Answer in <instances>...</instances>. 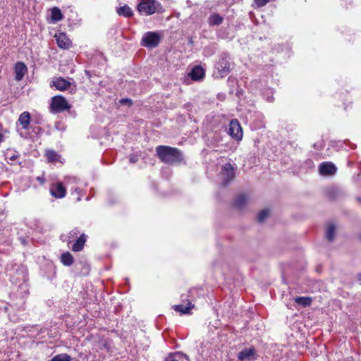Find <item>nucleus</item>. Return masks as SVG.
Returning a JSON list of instances; mask_svg holds the SVG:
<instances>
[{"mask_svg": "<svg viewBox=\"0 0 361 361\" xmlns=\"http://www.w3.org/2000/svg\"><path fill=\"white\" fill-rule=\"evenodd\" d=\"M4 135L3 133H0V144L4 141Z\"/></svg>", "mask_w": 361, "mask_h": 361, "instance_id": "nucleus-32", "label": "nucleus"}, {"mask_svg": "<svg viewBox=\"0 0 361 361\" xmlns=\"http://www.w3.org/2000/svg\"><path fill=\"white\" fill-rule=\"evenodd\" d=\"M18 122L20 123L23 129H27L30 122V114L27 111L22 113L18 118Z\"/></svg>", "mask_w": 361, "mask_h": 361, "instance_id": "nucleus-17", "label": "nucleus"}, {"mask_svg": "<svg viewBox=\"0 0 361 361\" xmlns=\"http://www.w3.org/2000/svg\"><path fill=\"white\" fill-rule=\"evenodd\" d=\"M72 233H73L74 235L77 234V231H72Z\"/></svg>", "mask_w": 361, "mask_h": 361, "instance_id": "nucleus-37", "label": "nucleus"}, {"mask_svg": "<svg viewBox=\"0 0 361 361\" xmlns=\"http://www.w3.org/2000/svg\"><path fill=\"white\" fill-rule=\"evenodd\" d=\"M164 361H189V358L181 353H175L169 354Z\"/></svg>", "mask_w": 361, "mask_h": 361, "instance_id": "nucleus-16", "label": "nucleus"}, {"mask_svg": "<svg viewBox=\"0 0 361 361\" xmlns=\"http://www.w3.org/2000/svg\"><path fill=\"white\" fill-rule=\"evenodd\" d=\"M256 350L254 348H245L238 354V359L240 361H250L255 359Z\"/></svg>", "mask_w": 361, "mask_h": 361, "instance_id": "nucleus-9", "label": "nucleus"}, {"mask_svg": "<svg viewBox=\"0 0 361 361\" xmlns=\"http://www.w3.org/2000/svg\"><path fill=\"white\" fill-rule=\"evenodd\" d=\"M160 35L154 32H148L144 35L142 39V44L148 48H154L160 42Z\"/></svg>", "mask_w": 361, "mask_h": 361, "instance_id": "nucleus-4", "label": "nucleus"}, {"mask_svg": "<svg viewBox=\"0 0 361 361\" xmlns=\"http://www.w3.org/2000/svg\"><path fill=\"white\" fill-rule=\"evenodd\" d=\"M51 18L54 21L61 20L63 18V15L59 8L54 7L51 10Z\"/></svg>", "mask_w": 361, "mask_h": 361, "instance_id": "nucleus-25", "label": "nucleus"}, {"mask_svg": "<svg viewBox=\"0 0 361 361\" xmlns=\"http://www.w3.org/2000/svg\"><path fill=\"white\" fill-rule=\"evenodd\" d=\"M86 241V235L85 234L80 235L77 241L73 244L72 250L74 252H78L82 250L85 243Z\"/></svg>", "mask_w": 361, "mask_h": 361, "instance_id": "nucleus-18", "label": "nucleus"}, {"mask_svg": "<svg viewBox=\"0 0 361 361\" xmlns=\"http://www.w3.org/2000/svg\"><path fill=\"white\" fill-rule=\"evenodd\" d=\"M357 200L358 202H361V198L360 197H357Z\"/></svg>", "mask_w": 361, "mask_h": 361, "instance_id": "nucleus-36", "label": "nucleus"}, {"mask_svg": "<svg viewBox=\"0 0 361 361\" xmlns=\"http://www.w3.org/2000/svg\"><path fill=\"white\" fill-rule=\"evenodd\" d=\"M269 215V209H263L257 215V221L259 223H262Z\"/></svg>", "mask_w": 361, "mask_h": 361, "instance_id": "nucleus-26", "label": "nucleus"}, {"mask_svg": "<svg viewBox=\"0 0 361 361\" xmlns=\"http://www.w3.org/2000/svg\"><path fill=\"white\" fill-rule=\"evenodd\" d=\"M335 233H336V226L333 224H328L326 229V239L331 242L335 238Z\"/></svg>", "mask_w": 361, "mask_h": 361, "instance_id": "nucleus-20", "label": "nucleus"}, {"mask_svg": "<svg viewBox=\"0 0 361 361\" xmlns=\"http://www.w3.org/2000/svg\"><path fill=\"white\" fill-rule=\"evenodd\" d=\"M50 107L53 113H59L69 109L71 105L64 97L55 96L51 98Z\"/></svg>", "mask_w": 361, "mask_h": 361, "instance_id": "nucleus-2", "label": "nucleus"}, {"mask_svg": "<svg viewBox=\"0 0 361 361\" xmlns=\"http://www.w3.org/2000/svg\"><path fill=\"white\" fill-rule=\"evenodd\" d=\"M160 4L156 0H142L137 6V9L146 15L154 13Z\"/></svg>", "mask_w": 361, "mask_h": 361, "instance_id": "nucleus-3", "label": "nucleus"}, {"mask_svg": "<svg viewBox=\"0 0 361 361\" xmlns=\"http://www.w3.org/2000/svg\"><path fill=\"white\" fill-rule=\"evenodd\" d=\"M189 75L194 80H201L204 75V69L200 66H196L192 69Z\"/></svg>", "mask_w": 361, "mask_h": 361, "instance_id": "nucleus-13", "label": "nucleus"}, {"mask_svg": "<svg viewBox=\"0 0 361 361\" xmlns=\"http://www.w3.org/2000/svg\"><path fill=\"white\" fill-rule=\"evenodd\" d=\"M27 68L26 66L22 62H18L15 66V79L20 81L24 77Z\"/></svg>", "mask_w": 361, "mask_h": 361, "instance_id": "nucleus-12", "label": "nucleus"}, {"mask_svg": "<svg viewBox=\"0 0 361 361\" xmlns=\"http://www.w3.org/2000/svg\"><path fill=\"white\" fill-rule=\"evenodd\" d=\"M223 21V18L219 15H214L210 18V23L213 25H220Z\"/></svg>", "mask_w": 361, "mask_h": 361, "instance_id": "nucleus-28", "label": "nucleus"}, {"mask_svg": "<svg viewBox=\"0 0 361 361\" xmlns=\"http://www.w3.org/2000/svg\"><path fill=\"white\" fill-rule=\"evenodd\" d=\"M357 280H358V281H360V283H361V272H360V273H359V274H357Z\"/></svg>", "mask_w": 361, "mask_h": 361, "instance_id": "nucleus-34", "label": "nucleus"}, {"mask_svg": "<svg viewBox=\"0 0 361 361\" xmlns=\"http://www.w3.org/2000/svg\"><path fill=\"white\" fill-rule=\"evenodd\" d=\"M17 157H18V156H16V155H13V156H11V157L9 158V159H10V160H16V159H17Z\"/></svg>", "mask_w": 361, "mask_h": 361, "instance_id": "nucleus-33", "label": "nucleus"}, {"mask_svg": "<svg viewBox=\"0 0 361 361\" xmlns=\"http://www.w3.org/2000/svg\"><path fill=\"white\" fill-rule=\"evenodd\" d=\"M71 357L67 354H59L55 355L51 361H71Z\"/></svg>", "mask_w": 361, "mask_h": 361, "instance_id": "nucleus-27", "label": "nucleus"}, {"mask_svg": "<svg viewBox=\"0 0 361 361\" xmlns=\"http://www.w3.org/2000/svg\"><path fill=\"white\" fill-rule=\"evenodd\" d=\"M270 0H255V2L259 7L265 6Z\"/></svg>", "mask_w": 361, "mask_h": 361, "instance_id": "nucleus-30", "label": "nucleus"}, {"mask_svg": "<svg viewBox=\"0 0 361 361\" xmlns=\"http://www.w3.org/2000/svg\"><path fill=\"white\" fill-rule=\"evenodd\" d=\"M46 157L49 162H56L59 161L60 155L54 150H48L46 152Z\"/></svg>", "mask_w": 361, "mask_h": 361, "instance_id": "nucleus-24", "label": "nucleus"}, {"mask_svg": "<svg viewBox=\"0 0 361 361\" xmlns=\"http://www.w3.org/2000/svg\"><path fill=\"white\" fill-rule=\"evenodd\" d=\"M51 194L56 198H62L66 196V190L62 183L53 184L50 188Z\"/></svg>", "mask_w": 361, "mask_h": 361, "instance_id": "nucleus-10", "label": "nucleus"}, {"mask_svg": "<svg viewBox=\"0 0 361 361\" xmlns=\"http://www.w3.org/2000/svg\"><path fill=\"white\" fill-rule=\"evenodd\" d=\"M53 85L59 90L63 91L67 90L70 85V82L67 81L63 78H58L56 80L53 81Z\"/></svg>", "mask_w": 361, "mask_h": 361, "instance_id": "nucleus-15", "label": "nucleus"}, {"mask_svg": "<svg viewBox=\"0 0 361 361\" xmlns=\"http://www.w3.org/2000/svg\"><path fill=\"white\" fill-rule=\"evenodd\" d=\"M173 307L176 311L180 312L182 314H189L190 310L194 307V305L188 301L187 307L183 305H175Z\"/></svg>", "mask_w": 361, "mask_h": 361, "instance_id": "nucleus-21", "label": "nucleus"}, {"mask_svg": "<svg viewBox=\"0 0 361 361\" xmlns=\"http://www.w3.org/2000/svg\"><path fill=\"white\" fill-rule=\"evenodd\" d=\"M294 301L298 305L305 307L311 305L312 299L310 297H296L294 298Z\"/></svg>", "mask_w": 361, "mask_h": 361, "instance_id": "nucleus-19", "label": "nucleus"}, {"mask_svg": "<svg viewBox=\"0 0 361 361\" xmlns=\"http://www.w3.org/2000/svg\"><path fill=\"white\" fill-rule=\"evenodd\" d=\"M247 201L248 197L247 195L243 194L238 195L234 200L233 206L238 209H241L247 204Z\"/></svg>", "mask_w": 361, "mask_h": 361, "instance_id": "nucleus-14", "label": "nucleus"}, {"mask_svg": "<svg viewBox=\"0 0 361 361\" xmlns=\"http://www.w3.org/2000/svg\"><path fill=\"white\" fill-rule=\"evenodd\" d=\"M61 261L64 265L71 266L73 263L74 259L71 253L66 252L61 255Z\"/></svg>", "mask_w": 361, "mask_h": 361, "instance_id": "nucleus-23", "label": "nucleus"}, {"mask_svg": "<svg viewBox=\"0 0 361 361\" xmlns=\"http://www.w3.org/2000/svg\"><path fill=\"white\" fill-rule=\"evenodd\" d=\"M130 161H131L132 162L135 161H134V159H130Z\"/></svg>", "mask_w": 361, "mask_h": 361, "instance_id": "nucleus-38", "label": "nucleus"}, {"mask_svg": "<svg viewBox=\"0 0 361 361\" xmlns=\"http://www.w3.org/2000/svg\"><path fill=\"white\" fill-rule=\"evenodd\" d=\"M117 13L120 16H123L124 17H130L133 16V11L131 8L125 5L123 6H121L117 8Z\"/></svg>", "mask_w": 361, "mask_h": 361, "instance_id": "nucleus-22", "label": "nucleus"}, {"mask_svg": "<svg viewBox=\"0 0 361 361\" xmlns=\"http://www.w3.org/2000/svg\"><path fill=\"white\" fill-rule=\"evenodd\" d=\"M37 180L40 181L42 183H44V179L42 178L37 177Z\"/></svg>", "mask_w": 361, "mask_h": 361, "instance_id": "nucleus-35", "label": "nucleus"}, {"mask_svg": "<svg viewBox=\"0 0 361 361\" xmlns=\"http://www.w3.org/2000/svg\"><path fill=\"white\" fill-rule=\"evenodd\" d=\"M156 152L160 160L168 164L180 163L183 160L181 152L177 148L159 145L157 147Z\"/></svg>", "mask_w": 361, "mask_h": 361, "instance_id": "nucleus-1", "label": "nucleus"}, {"mask_svg": "<svg viewBox=\"0 0 361 361\" xmlns=\"http://www.w3.org/2000/svg\"><path fill=\"white\" fill-rule=\"evenodd\" d=\"M327 195L331 199H334L338 193V190L335 188H330L326 191Z\"/></svg>", "mask_w": 361, "mask_h": 361, "instance_id": "nucleus-29", "label": "nucleus"}, {"mask_svg": "<svg viewBox=\"0 0 361 361\" xmlns=\"http://www.w3.org/2000/svg\"><path fill=\"white\" fill-rule=\"evenodd\" d=\"M319 171L323 176H332L336 173V167L331 162H323L320 164Z\"/></svg>", "mask_w": 361, "mask_h": 361, "instance_id": "nucleus-8", "label": "nucleus"}, {"mask_svg": "<svg viewBox=\"0 0 361 361\" xmlns=\"http://www.w3.org/2000/svg\"><path fill=\"white\" fill-rule=\"evenodd\" d=\"M228 133L233 138L237 140H241L243 137L242 128L236 119H233L231 121Z\"/></svg>", "mask_w": 361, "mask_h": 361, "instance_id": "nucleus-5", "label": "nucleus"}, {"mask_svg": "<svg viewBox=\"0 0 361 361\" xmlns=\"http://www.w3.org/2000/svg\"><path fill=\"white\" fill-rule=\"evenodd\" d=\"M120 104H126V105H128V106H131L133 104V102L130 99H121L120 101H119Z\"/></svg>", "mask_w": 361, "mask_h": 361, "instance_id": "nucleus-31", "label": "nucleus"}, {"mask_svg": "<svg viewBox=\"0 0 361 361\" xmlns=\"http://www.w3.org/2000/svg\"><path fill=\"white\" fill-rule=\"evenodd\" d=\"M235 169L230 164H226L221 170V176L225 184L229 183L235 178Z\"/></svg>", "mask_w": 361, "mask_h": 361, "instance_id": "nucleus-7", "label": "nucleus"}, {"mask_svg": "<svg viewBox=\"0 0 361 361\" xmlns=\"http://www.w3.org/2000/svg\"><path fill=\"white\" fill-rule=\"evenodd\" d=\"M216 68L221 77L227 75L231 71L230 62L228 56L226 54L222 55L216 64Z\"/></svg>", "mask_w": 361, "mask_h": 361, "instance_id": "nucleus-6", "label": "nucleus"}, {"mask_svg": "<svg viewBox=\"0 0 361 361\" xmlns=\"http://www.w3.org/2000/svg\"><path fill=\"white\" fill-rule=\"evenodd\" d=\"M55 38L59 47L63 49H68L70 47L71 42L65 33H59V35H55Z\"/></svg>", "mask_w": 361, "mask_h": 361, "instance_id": "nucleus-11", "label": "nucleus"}]
</instances>
